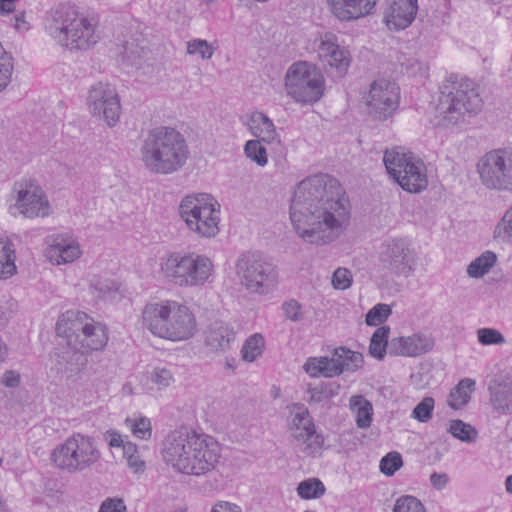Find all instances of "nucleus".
<instances>
[{
  "mask_svg": "<svg viewBox=\"0 0 512 512\" xmlns=\"http://www.w3.org/2000/svg\"><path fill=\"white\" fill-rule=\"evenodd\" d=\"M481 184L488 190L512 192V148L486 152L476 165Z\"/></svg>",
  "mask_w": 512,
  "mask_h": 512,
  "instance_id": "4468645a",
  "label": "nucleus"
},
{
  "mask_svg": "<svg viewBox=\"0 0 512 512\" xmlns=\"http://www.w3.org/2000/svg\"><path fill=\"white\" fill-rule=\"evenodd\" d=\"M288 431L294 449L307 457L320 453L324 445V436L316 431V427L308 409L304 405L295 404L288 422Z\"/></svg>",
  "mask_w": 512,
  "mask_h": 512,
  "instance_id": "2eb2a0df",
  "label": "nucleus"
},
{
  "mask_svg": "<svg viewBox=\"0 0 512 512\" xmlns=\"http://www.w3.org/2000/svg\"><path fill=\"white\" fill-rule=\"evenodd\" d=\"M351 411L355 414V421L358 428L366 429L372 422L373 407L369 400L363 395H353L349 400Z\"/></svg>",
  "mask_w": 512,
  "mask_h": 512,
  "instance_id": "c85d7f7f",
  "label": "nucleus"
},
{
  "mask_svg": "<svg viewBox=\"0 0 512 512\" xmlns=\"http://www.w3.org/2000/svg\"><path fill=\"white\" fill-rule=\"evenodd\" d=\"M215 48L203 39H193L187 42V53L199 55L203 60L211 59Z\"/></svg>",
  "mask_w": 512,
  "mask_h": 512,
  "instance_id": "de8ad7c7",
  "label": "nucleus"
},
{
  "mask_svg": "<svg viewBox=\"0 0 512 512\" xmlns=\"http://www.w3.org/2000/svg\"><path fill=\"white\" fill-rule=\"evenodd\" d=\"M318 54L322 61L335 68L340 76L347 71L350 64L349 52L339 45L337 37L333 33H326L322 36Z\"/></svg>",
  "mask_w": 512,
  "mask_h": 512,
  "instance_id": "4be33fe9",
  "label": "nucleus"
},
{
  "mask_svg": "<svg viewBox=\"0 0 512 512\" xmlns=\"http://www.w3.org/2000/svg\"><path fill=\"white\" fill-rule=\"evenodd\" d=\"M482 104L478 86L472 80L450 75L440 87L436 108L438 124L445 128L458 125L466 115L478 113Z\"/></svg>",
  "mask_w": 512,
  "mask_h": 512,
  "instance_id": "423d86ee",
  "label": "nucleus"
},
{
  "mask_svg": "<svg viewBox=\"0 0 512 512\" xmlns=\"http://www.w3.org/2000/svg\"><path fill=\"white\" fill-rule=\"evenodd\" d=\"M332 285L335 289L345 290L352 285V274L346 268H338L332 276Z\"/></svg>",
  "mask_w": 512,
  "mask_h": 512,
  "instance_id": "603ef678",
  "label": "nucleus"
},
{
  "mask_svg": "<svg viewBox=\"0 0 512 512\" xmlns=\"http://www.w3.org/2000/svg\"><path fill=\"white\" fill-rule=\"evenodd\" d=\"M403 465L402 456L398 452H389L381 460L379 464L380 471L386 476H393L397 470Z\"/></svg>",
  "mask_w": 512,
  "mask_h": 512,
  "instance_id": "a18cd8bd",
  "label": "nucleus"
},
{
  "mask_svg": "<svg viewBox=\"0 0 512 512\" xmlns=\"http://www.w3.org/2000/svg\"><path fill=\"white\" fill-rule=\"evenodd\" d=\"M100 459L101 451L95 439L82 433H73L50 453L53 466L68 474L91 469Z\"/></svg>",
  "mask_w": 512,
  "mask_h": 512,
  "instance_id": "6e6552de",
  "label": "nucleus"
},
{
  "mask_svg": "<svg viewBox=\"0 0 512 512\" xmlns=\"http://www.w3.org/2000/svg\"><path fill=\"white\" fill-rule=\"evenodd\" d=\"M391 307L387 304L379 303L371 308L366 314L365 322L368 326L382 324L391 315Z\"/></svg>",
  "mask_w": 512,
  "mask_h": 512,
  "instance_id": "49530a36",
  "label": "nucleus"
},
{
  "mask_svg": "<svg viewBox=\"0 0 512 512\" xmlns=\"http://www.w3.org/2000/svg\"><path fill=\"white\" fill-rule=\"evenodd\" d=\"M106 439L110 447H122L124 449L125 441L122 435L116 431H107Z\"/></svg>",
  "mask_w": 512,
  "mask_h": 512,
  "instance_id": "e2e57ef3",
  "label": "nucleus"
},
{
  "mask_svg": "<svg viewBox=\"0 0 512 512\" xmlns=\"http://www.w3.org/2000/svg\"><path fill=\"white\" fill-rule=\"evenodd\" d=\"M211 512H242V509L234 503L219 501L212 507Z\"/></svg>",
  "mask_w": 512,
  "mask_h": 512,
  "instance_id": "bf43d9fd",
  "label": "nucleus"
},
{
  "mask_svg": "<svg viewBox=\"0 0 512 512\" xmlns=\"http://www.w3.org/2000/svg\"><path fill=\"white\" fill-rule=\"evenodd\" d=\"M180 217L187 228L199 237H214L219 232V211L207 194L186 196L179 206Z\"/></svg>",
  "mask_w": 512,
  "mask_h": 512,
  "instance_id": "ddd939ff",
  "label": "nucleus"
},
{
  "mask_svg": "<svg viewBox=\"0 0 512 512\" xmlns=\"http://www.w3.org/2000/svg\"><path fill=\"white\" fill-rule=\"evenodd\" d=\"M14 27L19 30V31H24V30H27L28 27H27V23L26 21L24 20V14L23 13H20V14H17L15 16V23H14Z\"/></svg>",
  "mask_w": 512,
  "mask_h": 512,
  "instance_id": "69168bd1",
  "label": "nucleus"
},
{
  "mask_svg": "<svg viewBox=\"0 0 512 512\" xmlns=\"http://www.w3.org/2000/svg\"><path fill=\"white\" fill-rule=\"evenodd\" d=\"M125 423L132 434L139 439L148 440L152 435L151 422L146 417H140L138 419L127 418Z\"/></svg>",
  "mask_w": 512,
  "mask_h": 512,
  "instance_id": "79ce46f5",
  "label": "nucleus"
},
{
  "mask_svg": "<svg viewBox=\"0 0 512 512\" xmlns=\"http://www.w3.org/2000/svg\"><path fill=\"white\" fill-rule=\"evenodd\" d=\"M126 506L121 499H106L100 506L99 512H125Z\"/></svg>",
  "mask_w": 512,
  "mask_h": 512,
  "instance_id": "4d7b16f0",
  "label": "nucleus"
},
{
  "mask_svg": "<svg viewBox=\"0 0 512 512\" xmlns=\"http://www.w3.org/2000/svg\"><path fill=\"white\" fill-rule=\"evenodd\" d=\"M285 317L293 322H299L303 319L300 304L295 300H290L283 304Z\"/></svg>",
  "mask_w": 512,
  "mask_h": 512,
  "instance_id": "864d4df0",
  "label": "nucleus"
},
{
  "mask_svg": "<svg viewBox=\"0 0 512 512\" xmlns=\"http://www.w3.org/2000/svg\"><path fill=\"white\" fill-rule=\"evenodd\" d=\"M124 54H125L127 57H129V54H128V47H125V48H124Z\"/></svg>",
  "mask_w": 512,
  "mask_h": 512,
  "instance_id": "774afa93",
  "label": "nucleus"
},
{
  "mask_svg": "<svg viewBox=\"0 0 512 512\" xmlns=\"http://www.w3.org/2000/svg\"><path fill=\"white\" fill-rule=\"evenodd\" d=\"M397 62L406 70L408 73H414L416 70V67H418L419 62L417 59L413 57H407L404 54H400L397 57Z\"/></svg>",
  "mask_w": 512,
  "mask_h": 512,
  "instance_id": "13d9d810",
  "label": "nucleus"
},
{
  "mask_svg": "<svg viewBox=\"0 0 512 512\" xmlns=\"http://www.w3.org/2000/svg\"><path fill=\"white\" fill-rule=\"evenodd\" d=\"M435 401L432 397H425L412 411V417L421 423L428 422L433 415Z\"/></svg>",
  "mask_w": 512,
  "mask_h": 512,
  "instance_id": "09e8293b",
  "label": "nucleus"
},
{
  "mask_svg": "<svg viewBox=\"0 0 512 512\" xmlns=\"http://www.w3.org/2000/svg\"><path fill=\"white\" fill-rule=\"evenodd\" d=\"M149 378L158 390L169 387L175 381L174 372L167 367H155L150 373Z\"/></svg>",
  "mask_w": 512,
  "mask_h": 512,
  "instance_id": "c03bdc74",
  "label": "nucleus"
},
{
  "mask_svg": "<svg viewBox=\"0 0 512 512\" xmlns=\"http://www.w3.org/2000/svg\"><path fill=\"white\" fill-rule=\"evenodd\" d=\"M392 512H426V510L415 496L403 495L396 499Z\"/></svg>",
  "mask_w": 512,
  "mask_h": 512,
  "instance_id": "37998d69",
  "label": "nucleus"
},
{
  "mask_svg": "<svg viewBox=\"0 0 512 512\" xmlns=\"http://www.w3.org/2000/svg\"><path fill=\"white\" fill-rule=\"evenodd\" d=\"M505 487L506 491L512 494V474L506 478Z\"/></svg>",
  "mask_w": 512,
  "mask_h": 512,
  "instance_id": "338daca9",
  "label": "nucleus"
},
{
  "mask_svg": "<svg viewBox=\"0 0 512 512\" xmlns=\"http://www.w3.org/2000/svg\"><path fill=\"white\" fill-rule=\"evenodd\" d=\"M297 492L303 499L320 498L325 493V486L319 479L311 478L300 482Z\"/></svg>",
  "mask_w": 512,
  "mask_h": 512,
  "instance_id": "4c0bfd02",
  "label": "nucleus"
},
{
  "mask_svg": "<svg viewBox=\"0 0 512 512\" xmlns=\"http://www.w3.org/2000/svg\"><path fill=\"white\" fill-rule=\"evenodd\" d=\"M146 447H138L135 443L126 441L123 449L124 458L127 460V465L135 473H141L146 468L144 453Z\"/></svg>",
  "mask_w": 512,
  "mask_h": 512,
  "instance_id": "2f4dec72",
  "label": "nucleus"
},
{
  "mask_svg": "<svg viewBox=\"0 0 512 512\" xmlns=\"http://www.w3.org/2000/svg\"><path fill=\"white\" fill-rule=\"evenodd\" d=\"M339 385L333 382L321 383L315 387H309V404L328 403L331 398L338 394Z\"/></svg>",
  "mask_w": 512,
  "mask_h": 512,
  "instance_id": "f704fd0d",
  "label": "nucleus"
},
{
  "mask_svg": "<svg viewBox=\"0 0 512 512\" xmlns=\"http://www.w3.org/2000/svg\"><path fill=\"white\" fill-rule=\"evenodd\" d=\"M15 203L12 206L26 218L46 217L50 213L48 198L39 183L32 178H21L13 184Z\"/></svg>",
  "mask_w": 512,
  "mask_h": 512,
  "instance_id": "f3484780",
  "label": "nucleus"
},
{
  "mask_svg": "<svg viewBox=\"0 0 512 512\" xmlns=\"http://www.w3.org/2000/svg\"><path fill=\"white\" fill-rule=\"evenodd\" d=\"M162 455L176 471L200 476L216 469L221 447L212 436L183 428L166 437Z\"/></svg>",
  "mask_w": 512,
  "mask_h": 512,
  "instance_id": "f03ea898",
  "label": "nucleus"
},
{
  "mask_svg": "<svg viewBox=\"0 0 512 512\" xmlns=\"http://www.w3.org/2000/svg\"><path fill=\"white\" fill-rule=\"evenodd\" d=\"M139 152L145 169L157 175L179 172L190 156L184 135L169 126H158L149 130L142 140Z\"/></svg>",
  "mask_w": 512,
  "mask_h": 512,
  "instance_id": "7ed1b4c3",
  "label": "nucleus"
},
{
  "mask_svg": "<svg viewBox=\"0 0 512 512\" xmlns=\"http://www.w3.org/2000/svg\"><path fill=\"white\" fill-rule=\"evenodd\" d=\"M262 142L256 139L249 140L244 146L245 155L259 166H265L268 162L267 152Z\"/></svg>",
  "mask_w": 512,
  "mask_h": 512,
  "instance_id": "a19ab883",
  "label": "nucleus"
},
{
  "mask_svg": "<svg viewBox=\"0 0 512 512\" xmlns=\"http://www.w3.org/2000/svg\"><path fill=\"white\" fill-rule=\"evenodd\" d=\"M235 339L233 328L222 321L213 322L205 332V344L212 351H225Z\"/></svg>",
  "mask_w": 512,
  "mask_h": 512,
  "instance_id": "a878e982",
  "label": "nucleus"
},
{
  "mask_svg": "<svg viewBox=\"0 0 512 512\" xmlns=\"http://www.w3.org/2000/svg\"><path fill=\"white\" fill-rule=\"evenodd\" d=\"M248 128L253 136L267 144H279L280 137L273 121L263 112H253L248 120Z\"/></svg>",
  "mask_w": 512,
  "mask_h": 512,
  "instance_id": "393cba45",
  "label": "nucleus"
},
{
  "mask_svg": "<svg viewBox=\"0 0 512 512\" xmlns=\"http://www.w3.org/2000/svg\"><path fill=\"white\" fill-rule=\"evenodd\" d=\"M336 179L316 174L302 180L290 204V219L306 243L325 245L335 241L349 224L348 201Z\"/></svg>",
  "mask_w": 512,
  "mask_h": 512,
  "instance_id": "f257e3e1",
  "label": "nucleus"
},
{
  "mask_svg": "<svg viewBox=\"0 0 512 512\" xmlns=\"http://www.w3.org/2000/svg\"><path fill=\"white\" fill-rule=\"evenodd\" d=\"M98 20L79 13L68 4H61L50 12L45 28L61 46L71 50H88L98 43Z\"/></svg>",
  "mask_w": 512,
  "mask_h": 512,
  "instance_id": "39448f33",
  "label": "nucleus"
},
{
  "mask_svg": "<svg viewBox=\"0 0 512 512\" xmlns=\"http://www.w3.org/2000/svg\"><path fill=\"white\" fill-rule=\"evenodd\" d=\"M90 290L96 299L104 300L117 292V286L111 279L94 277L90 283Z\"/></svg>",
  "mask_w": 512,
  "mask_h": 512,
  "instance_id": "e433bc0d",
  "label": "nucleus"
},
{
  "mask_svg": "<svg viewBox=\"0 0 512 512\" xmlns=\"http://www.w3.org/2000/svg\"><path fill=\"white\" fill-rule=\"evenodd\" d=\"M379 263L382 270L395 277L407 278L416 266V252L404 238H391L380 246Z\"/></svg>",
  "mask_w": 512,
  "mask_h": 512,
  "instance_id": "dca6fc26",
  "label": "nucleus"
},
{
  "mask_svg": "<svg viewBox=\"0 0 512 512\" xmlns=\"http://www.w3.org/2000/svg\"><path fill=\"white\" fill-rule=\"evenodd\" d=\"M13 63L10 58L0 61V92L3 91L11 81Z\"/></svg>",
  "mask_w": 512,
  "mask_h": 512,
  "instance_id": "5fc2aeb1",
  "label": "nucleus"
},
{
  "mask_svg": "<svg viewBox=\"0 0 512 512\" xmlns=\"http://www.w3.org/2000/svg\"><path fill=\"white\" fill-rule=\"evenodd\" d=\"M16 253L13 242L0 237V279H8L16 273Z\"/></svg>",
  "mask_w": 512,
  "mask_h": 512,
  "instance_id": "c756f323",
  "label": "nucleus"
},
{
  "mask_svg": "<svg viewBox=\"0 0 512 512\" xmlns=\"http://www.w3.org/2000/svg\"><path fill=\"white\" fill-rule=\"evenodd\" d=\"M164 277L178 287H199L208 282L213 263L205 255L195 252H173L161 260Z\"/></svg>",
  "mask_w": 512,
  "mask_h": 512,
  "instance_id": "1a4fd4ad",
  "label": "nucleus"
},
{
  "mask_svg": "<svg viewBox=\"0 0 512 512\" xmlns=\"http://www.w3.org/2000/svg\"><path fill=\"white\" fill-rule=\"evenodd\" d=\"M497 257L492 251H485L467 267V274L471 278H481L496 264Z\"/></svg>",
  "mask_w": 512,
  "mask_h": 512,
  "instance_id": "72a5a7b5",
  "label": "nucleus"
},
{
  "mask_svg": "<svg viewBox=\"0 0 512 512\" xmlns=\"http://www.w3.org/2000/svg\"><path fill=\"white\" fill-rule=\"evenodd\" d=\"M417 10V0H391L384 11V21L390 30H402L411 25Z\"/></svg>",
  "mask_w": 512,
  "mask_h": 512,
  "instance_id": "5701e85b",
  "label": "nucleus"
},
{
  "mask_svg": "<svg viewBox=\"0 0 512 512\" xmlns=\"http://www.w3.org/2000/svg\"><path fill=\"white\" fill-rule=\"evenodd\" d=\"M87 106L92 116L108 127H114L120 119V98L116 88L108 82L99 81L89 88Z\"/></svg>",
  "mask_w": 512,
  "mask_h": 512,
  "instance_id": "a211bd4d",
  "label": "nucleus"
},
{
  "mask_svg": "<svg viewBox=\"0 0 512 512\" xmlns=\"http://www.w3.org/2000/svg\"><path fill=\"white\" fill-rule=\"evenodd\" d=\"M332 370L336 369L335 376L343 372H354L362 367L363 356L359 352L351 351L345 347L336 348L329 358Z\"/></svg>",
  "mask_w": 512,
  "mask_h": 512,
  "instance_id": "bb28decb",
  "label": "nucleus"
},
{
  "mask_svg": "<svg viewBox=\"0 0 512 512\" xmlns=\"http://www.w3.org/2000/svg\"><path fill=\"white\" fill-rule=\"evenodd\" d=\"M494 233L496 238H500L503 241H510L512 239V204L497 224Z\"/></svg>",
  "mask_w": 512,
  "mask_h": 512,
  "instance_id": "8fccbe9b",
  "label": "nucleus"
},
{
  "mask_svg": "<svg viewBox=\"0 0 512 512\" xmlns=\"http://www.w3.org/2000/svg\"><path fill=\"white\" fill-rule=\"evenodd\" d=\"M477 337L482 345L503 344L505 342L503 335L498 330L492 328L479 329Z\"/></svg>",
  "mask_w": 512,
  "mask_h": 512,
  "instance_id": "3c124183",
  "label": "nucleus"
},
{
  "mask_svg": "<svg viewBox=\"0 0 512 512\" xmlns=\"http://www.w3.org/2000/svg\"><path fill=\"white\" fill-rule=\"evenodd\" d=\"M235 272L240 284L250 293L266 294L277 281L273 264L256 251L242 253L236 260Z\"/></svg>",
  "mask_w": 512,
  "mask_h": 512,
  "instance_id": "f8f14e48",
  "label": "nucleus"
},
{
  "mask_svg": "<svg viewBox=\"0 0 512 512\" xmlns=\"http://www.w3.org/2000/svg\"><path fill=\"white\" fill-rule=\"evenodd\" d=\"M475 389V381L465 378L462 379L457 386L451 390L448 404L453 409H461L470 400L471 393Z\"/></svg>",
  "mask_w": 512,
  "mask_h": 512,
  "instance_id": "7c9ffc66",
  "label": "nucleus"
},
{
  "mask_svg": "<svg viewBox=\"0 0 512 512\" xmlns=\"http://www.w3.org/2000/svg\"><path fill=\"white\" fill-rule=\"evenodd\" d=\"M304 370L311 377H317L320 374L325 377H335L336 369L333 371L328 357H312L304 364Z\"/></svg>",
  "mask_w": 512,
  "mask_h": 512,
  "instance_id": "c9c22d12",
  "label": "nucleus"
},
{
  "mask_svg": "<svg viewBox=\"0 0 512 512\" xmlns=\"http://www.w3.org/2000/svg\"><path fill=\"white\" fill-rule=\"evenodd\" d=\"M46 244L44 255L53 265L72 263L82 254L79 243L64 235L48 236Z\"/></svg>",
  "mask_w": 512,
  "mask_h": 512,
  "instance_id": "412c9836",
  "label": "nucleus"
},
{
  "mask_svg": "<svg viewBox=\"0 0 512 512\" xmlns=\"http://www.w3.org/2000/svg\"><path fill=\"white\" fill-rule=\"evenodd\" d=\"M17 0H0V14L6 15L15 10V2Z\"/></svg>",
  "mask_w": 512,
  "mask_h": 512,
  "instance_id": "0e129e2a",
  "label": "nucleus"
},
{
  "mask_svg": "<svg viewBox=\"0 0 512 512\" xmlns=\"http://www.w3.org/2000/svg\"><path fill=\"white\" fill-rule=\"evenodd\" d=\"M383 162L388 174L410 193H420L428 186V176L425 163L413 153L401 147L387 149Z\"/></svg>",
  "mask_w": 512,
  "mask_h": 512,
  "instance_id": "9d476101",
  "label": "nucleus"
},
{
  "mask_svg": "<svg viewBox=\"0 0 512 512\" xmlns=\"http://www.w3.org/2000/svg\"><path fill=\"white\" fill-rule=\"evenodd\" d=\"M14 305L15 303L12 300H0V329L8 324Z\"/></svg>",
  "mask_w": 512,
  "mask_h": 512,
  "instance_id": "6e6d98bb",
  "label": "nucleus"
},
{
  "mask_svg": "<svg viewBox=\"0 0 512 512\" xmlns=\"http://www.w3.org/2000/svg\"><path fill=\"white\" fill-rule=\"evenodd\" d=\"M56 332L74 349L67 367L71 373H79L85 368V354L103 349L108 342L105 327L81 311L65 312L56 323Z\"/></svg>",
  "mask_w": 512,
  "mask_h": 512,
  "instance_id": "20e7f679",
  "label": "nucleus"
},
{
  "mask_svg": "<svg viewBox=\"0 0 512 512\" xmlns=\"http://www.w3.org/2000/svg\"><path fill=\"white\" fill-rule=\"evenodd\" d=\"M493 409L500 414L512 412V383L494 381L489 385Z\"/></svg>",
  "mask_w": 512,
  "mask_h": 512,
  "instance_id": "cd10ccee",
  "label": "nucleus"
},
{
  "mask_svg": "<svg viewBox=\"0 0 512 512\" xmlns=\"http://www.w3.org/2000/svg\"><path fill=\"white\" fill-rule=\"evenodd\" d=\"M143 325L155 336L184 341L196 332V319L190 309L176 301L147 304L142 313Z\"/></svg>",
  "mask_w": 512,
  "mask_h": 512,
  "instance_id": "0eeeda50",
  "label": "nucleus"
},
{
  "mask_svg": "<svg viewBox=\"0 0 512 512\" xmlns=\"http://www.w3.org/2000/svg\"><path fill=\"white\" fill-rule=\"evenodd\" d=\"M2 383L9 388H15L20 384V374L16 371H6L2 377Z\"/></svg>",
  "mask_w": 512,
  "mask_h": 512,
  "instance_id": "052dcab7",
  "label": "nucleus"
},
{
  "mask_svg": "<svg viewBox=\"0 0 512 512\" xmlns=\"http://www.w3.org/2000/svg\"><path fill=\"white\" fill-rule=\"evenodd\" d=\"M378 0H328L331 12L341 21H352L374 12Z\"/></svg>",
  "mask_w": 512,
  "mask_h": 512,
  "instance_id": "b1692460",
  "label": "nucleus"
},
{
  "mask_svg": "<svg viewBox=\"0 0 512 512\" xmlns=\"http://www.w3.org/2000/svg\"><path fill=\"white\" fill-rule=\"evenodd\" d=\"M433 347L434 340L431 336L417 332L410 336L392 338L388 353L393 356L418 357L430 352Z\"/></svg>",
  "mask_w": 512,
  "mask_h": 512,
  "instance_id": "aec40b11",
  "label": "nucleus"
},
{
  "mask_svg": "<svg viewBox=\"0 0 512 512\" xmlns=\"http://www.w3.org/2000/svg\"><path fill=\"white\" fill-rule=\"evenodd\" d=\"M364 99L368 114L375 120L385 121L399 106L400 90L394 81L378 79L371 83Z\"/></svg>",
  "mask_w": 512,
  "mask_h": 512,
  "instance_id": "6ab92c4d",
  "label": "nucleus"
},
{
  "mask_svg": "<svg viewBox=\"0 0 512 512\" xmlns=\"http://www.w3.org/2000/svg\"><path fill=\"white\" fill-rule=\"evenodd\" d=\"M287 96L299 104L318 102L325 91V79L313 63L297 61L289 66L284 77Z\"/></svg>",
  "mask_w": 512,
  "mask_h": 512,
  "instance_id": "9b49d317",
  "label": "nucleus"
},
{
  "mask_svg": "<svg viewBox=\"0 0 512 512\" xmlns=\"http://www.w3.org/2000/svg\"><path fill=\"white\" fill-rule=\"evenodd\" d=\"M264 348V338L260 334L250 336L244 343L241 353L247 362H253L262 354Z\"/></svg>",
  "mask_w": 512,
  "mask_h": 512,
  "instance_id": "58836bf2",
  "label": "nucleus"
},
{
  "mask_svg": "<svg viewBox=\"0 0 512 512\" xmlns=\"http://www.w3.org/2000/svg\"><path fill=\"white\" fill-rule=\"evenodd\" d=\"M448 432L451 433L453 437L467 443L475 441L477 437L475 428L459 419L450 422Z\"/></svg>",
  "mask_w": 512,
  "mask_h": 512,
  "instance_id": "ea45409f",
  "label": "nucleus"
},
{
  "mask_svg": "<svg viewBox=\"0 0 512 512\" xmlns=\"http://www.w3.org/2000/svg\"><path fill=\"white\" fill-rule=\"evenodd\" d=\"M389 333L390 328L388 326H381L375 330L369 345V353L371 356L378 360L384 358L390 344V341L388 342Z\"/></svg>",
  "mask_w": 512,
  "mask_h": 512,
  "instance_id": "473e14b6",
  "label": "nucleus"
},
{
  "mask_svg": "<svg viewBox=\"0 0 512 512\" xmlns=\"http://www.w3.org/2000/svg\"><path fill=\"white\" fill-rule=\"evenodd\" d=\"M430 483L435 489L441 490L447 485L448 476L446 473H432L430 475Z\"/></svg>",
  "mask_w": 512,
  "mask_h": 512,
  "instance_id": "680f3d73",
  "label": "nucleus"
}]
</instances>
